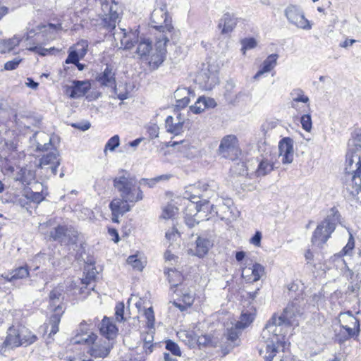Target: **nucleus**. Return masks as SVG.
I'll use <instances>...</instances> for the list:
<instances>
[{"label":"nucleus","mask_w":361,"mask_h":361,"mask_svg":"<svg viewBox=\"0 0 361 361\" xmlns=\"http://www.w3.org/2000/svg\"><path fill=\"white\" fill-rule=\"evenodd\" d=\"M289 23L298 28L309 30L312 28L310 21L305 18L303 11L297 6L290 5L284 11Z\"/></svg>","instance_id":"1a4fd4ad"},{"label":"nucleus","mask_w":361,"mask_h":361,"mask_svg":"<svg viewBox=\"0 0 361 361\" xmlns=\"http://www.w3.org/2000/svg\"><path fill=\"white\" fill-rule=\"evenodd\" d=\"M218 151L223 157L233 159V157L237 156L239 152L238 140L236 136L233 135L224 136L221 140Z\"/></svg>","instance_id":"9d476101"},{"label":"nucleus","mask_w":361,"mask_h":361,"mask_svg":"<svg viewBox=\"0 0 361 361\" xmlns=\"http://www.w3.org/2000/svg\"><path fill=\"white\" fill-rule=\"evenodd\" d=\"M273 169L274 164L266 159H262L259 162L255 173L257 176H264L269 173Z\"/></svg>","instance_id":"72a5a7b5"},{"label":"nucleus","mask_w":361,"mask_h":361,"mask_svg":"<svg viewBox=\"0 0 361 361\" xmlns=\"http://www.w3.org/2000/svg\"><path fill=\"white\" fill-rule=\"evenodd\" d=\"M180 236L178 230L173 227L166 233V238L169 241H173Z\"/></svg>","instance_id":"e2e57ef3"},{"label":"nucleus","mask_w":361,"mask_h":361,"mask_svg":"<svg viewBox=\"0 0 361 361\" xmlns=\"http://www.w3.org/2000/svg\"><path fill=\"white\" fill-rule=\"evenodd\" d=\"M144 314L147 319V327L149 329H154L155 318H154V311H153L152 307H150L146 309L145 310Z\"/></svg>","instance_id":"de8ad7c7"},{"label":"nucleus","mask_w":361,"mask_h":361,"mask_svg":"<svg viewBox=\"0 0 361 361\" xmlns=\"http://www.w3.org/2000/svg\"><path fill=\"white\" fill-rule=\"evenodd\" d=\"M341 215L336 207H332L328 212L326 218L317 225L314 230L312 243L319 247H322L326 243L335 231L336 226L340 221Z\"/></svg>","instance_id":"20e7f679"},{"label":"nucleus","mask_w":361,"mask_h":361,"mask_svg":"<svg viewBox=\"0 0 361 361\" xmlns=\"http://www.w3.org/2000/svg\"><path fill=\"white\" fill-rule=\"evenodd\" d=\"M25 195L34 203H39L44 198L42 192H33L30 189H25Z\"/></svg>","instance_id":"79ce46f5"},{"label":"nucleus","mask_w":361,"mask_h":361,"mask_svg":"<svg viewBox=\"0 0 361 361\" xmlns=\"http://www.w3.org/2000/svg\"><path fill=\"white\" fill-rule=\"evenodd\" d=\"M124 198H114L109 204V208L111 212L121 214V216L125 213L131 210V206L128 204Z\"/></svg>","instance_id":"b1692460"},{"label":"nucleus","mask_w":361,"mask_h":361,"mask_svg":"<svg viewBox=\"0 0 361 361\" xmlns=\"http://www.w3.org/2000/svg\"><path fill=\"white\" fill-rule=\"evenodd\" d=\"M291 306L284 309L279 317L273 316L262 331V336L267 338L269 343L266 346L265 361H272L279 346L284 347L285 336L291 325L290 317L293 314L290 312Z\"/></svg>","instance_id":"f257e3e1"},{"label":"nucleus","mask_w":361,"mask_h":361,"mask_svg":"<svg viewBox=\"0 0 361 361\" xmlns=\"http://www.w3.org/2000/svg\"><path fill=\"white\" fill-rule=\"evenodd\" d=\"M264 273V267L260 264L255 263L252 267H244L242 270V276L246 281L252 283L259 280Z\"/></svg>","instance_id":"f3484780"},{"label":"nucleus","mask_w":361,"mask_h":361,"mask_svg":"<svg viewBox=\"0 0 361 361\" xmlns=\"http://www.w3.org/2000/svg\"><path fill=\"white\" fill-rule=\"evenodd\" d=\"M96 320H97V318L93 320L82 321L80 324L76 335L72 338L71 341L74 344L92 345L90 350L91 356L95 358H104L109 354L113 343L111 341L106 340L95 343L97 336L90 331L89 326L95 324Z\"/></svg>","instance_id":"f03ea898"},{"label":"nucleus","mask_w":361,"mask_h":361,"mask_svg":"<svg viewBox=\"0 0 361 361\" xmlns=\"http://www.w3.org/2000/svg\"><path fill=\"white\" fill-rule=\"evenodd\" d=\"M91 88L89 81L74 80L70 97L72 98H78L83 97Z\"/></svg>","instance_id":"4be33fe9"},{"label":"nucleus","mask_w":361,"mask_h":361,"mask_svg":"<svg viewBox=\"0 0 361 361\" xmlns=\"http://www.w3.org/2000/svg\"><path fill=\"white\" fill-rule=\"evenodd\" d=\"M18 327L12 326L7 331L6 338L3 343L5 347L13 348L21 345Z\"/></svg>","instance_id":"aec40b11"},{"label":"nucleus","mask_w":361,"mask_h":361,"mask_svg":"<svg viewBox=\"0 0 361 361\" xmlns=\"http://www.w3.org/2000/svg\"><path fill=\"white\" fill-rule=\"evenodd\" d=\"M291 306L290 312L293 313L290 319L291 325H298V322L296 321V317H300L302 314V312L300 305H298V301L296 300L295 301L289 303L285 309L288 308Z\"/></svg>","instance_id":"4c0bfd02"},{"label":"nucleus","mask_w":361,"mask_h":361,"mask_svg":"<svg viewBox=\"0 0 361 361\" xmlns=\"http://www.w3.org/2000/svg\"><path fill=\"white\" fill-rule=\"evenodd\" d=\"M63 288L62 286H57L54 288L49 293V308L50 310L53 311L54 313H61L63 314Z\"/></svg>","instance_id":"4468645a"},{"label":"nucleus","mask_w":361,"mask_h":361,"mask_svg":"<svg viewBox=\"0 0 361 361\" xmlns=\"http://www.w3.org/2000/svg\"><path fill=\"white\" fill-rule=\"evenodd\" d=\"M150 25L161 32L171 33L173 30L171 19L168 16L166 5L154 9L151 14Z\"/></svg>","instance_id":"0eeeda50"},{"label":"nucleus","mask_w":361,"mask_h":361,"mask_svg":"<svg viewBox=\"0 0 361 361\" xmlns=\"http://www.w3.org/2000/svg\"><path fill=\"white\" fill-rule=\"evenodd\" d=\"M293 140L289 137L282 138L279 142V155L282 157L283 164H290L293 161Z\"/></svg>","instance_id":"ddd939ff"},{"label":"nucleus","mask_w":361,"mask_h":361,"mask_svg":"<svg viewBox=\"0 0 361 361\" xmlns=\"http://www.w3.org/2000/svg\"><path fill=\"white\" fill-rule=\"evenodd\" d=\"M18 329L21 345H30L37 341V336L33 334L25 326H19Z\"/></svg>","instance_id":"7c9ffc66"},{"label":"nucleus","mask_w":361,"mask_h":361,"mask_svg":"<svg viewBox=\"0 0 361 361\" xmlns=\"http://www.w3.org/2000/svg\"><path fill=\"white\" fill-rule=\"evenodd\" d=\"M154 329H149V331L146 334L145 336H144L143 341H144V345L143 348L145 350V353H151L152 352V348L153 345L152 344L154 337Z\"/></svg>","instance_id":"a19ab883"},{"label":"nucleus","mask_w":361,"mask_h":361,"mask_svg":"<svg viewBox=\"0 0 361 361\" xmlns=\"http://www.w3.org/2000/svg\"><path fill=\"white\" fill-rule=\"evenodd\" d=\"M127 262L133 267V269H135L138 271H142L144 268L143 263L140 259L137 258L136 255L129 256L127 259Z\"/></svg>","instance_id":"8fccbe9b"},{"label":"nucleus","mask_w":361,"mask_h":361,"mask_svg":"<svg viewBox=\"0 0 361 361\" xmlns=\"http://www.w3.org/2000/svg\"><path fill=\"white\" fill-rule=\"evenodd\" d=\"M173 118L171 116H169L166 119V125L167 127L168 132L171 133H173L175 135L180 134L183 128V123L181 122L180 120L178 121V123H173Z\"/></svg>","instance_id":"f704fd0d"},{"label":"nucleus","mask_w":361,"mask_h":361,"mask_svg":"<svg viewBox=\"0 0 361 361\" xmlns=\"http://www.w3.org/2000/svg\"><path fill=\"white\" fill-rule=\"evenodd\" d=\"M94 279H95L94 272V271L88 272L86 276L84 279H82V283L83 284H85L86 286L87 287L88 286H90L92 282H93L94 281Z\"/></svg>","instance_id":"338daca9"},{"label":"nucleus","mask_w":361,"mask_h":361,"mask_svg":"<svg viewBox=\"0 0 361 361\" xmlns=\"http://www.w3.org/2000/svg\"><path fill=\"white\" fill-rule=\"evenodd\" d=\"M29 276L27 265L20 266L12 270L9 273H5L1 276L8 282H14L18 279H23Z\"/></svg>","instance_id":"412c9836"},{"label":"nucleus","mask_w":361,"mask_h":361,"mask_svg":"<svg viewBox=\"0 0 361 361\" xmlns=\"http://www.w3.org/2000/svg\"><path fill=\"white\" fill-rule=\"evenodd\" d=\"M165 54L154 52L149 59V65L153 69H157L163 63L165 59Z\"/></svg>","instance_id":"58836bf2"},{"label":"nucleus","mask_w":361,"mask_h":361,"mask_svg":"<svg viewBox=\"0 0 361 361\" xmlns=\"http://www.w3.org/2000/svg\"><path fill=\"white\" fill-rule=\"evenodd\" d=\"M292 95H295V97L293 99L292 106L295 107L294 102H303L307 103L309 102V98L307 96L303 94V92L300 90H296L293 93Z\"/></svg>","instance_id":"09e8293b"},{"label":"nucleus","mask_w":361,"mask_h":361,"mask_svg":"<svg viewBox=\"0 0 361 361\" xmlns=\"http://www.w3.org/2000/svg\"><path fill=\"white\" fill-rule=\"evenodd\" d=\"M79 61L78 53L75 50L70 51L68 55L67 59L65 62L67 64L73 63L75 64L78 63Z\"/></svg>","instance_id":"bf43d9fd"},{"label":"nucleus","mask_w":361,"mask_h":361,"mask_svg":"<svg viewBox=\"0 0 361 361\" xmlns=\"http://www.w3.org/2000/svg\"><path fill=\"white\" fill-rule=\"evenodd\" d=\"M243 329L240 327H237V324H235V326L231 327V329L227 330V333L226 334V340L230 342V348H233L235 346L239 345L238 337L241 333V330Z\"/></svg>","instance_id":"2f4dec72"},{"label":"nucleus","mask_w":361,"mask_h":361,"mask_svg":"<svg viewBox=\"0 0 361 361\" xmlns=\"http://www.w3.org/2000/svg\"><path fill=\"white\" fill-rule=\"evenodd\" d=\"M190 99V96L176 99V106L179 109H183L188 105Z\"/></svg>","instance_id":"680f3d73"},{"label":"nucleus","mask_w":361,"mask_h":361,"mask_svg":"<svg viewBox=\"0 0 361 361\" xmlns=\"http://www.w3.org/2000/svg\"><path fill=\"white\" fill-rule=\"evenodd\" d=\"M120 34H123V37L121 39V44L123 46L124 49H131L135 44L138 42V36L137 32H130L126 33L125 30L121 29Z\"/></svg>","instance_id":"cd10ccee"},{"label":"nucleus","mask_w":361,"mask_h":361,"mask_svg":"<svg viewBox=\"0 0 361 361\" xmlns=\"http://www.w3.org/2000/svg\"><path fill=\"white\" fill-rule=\"evenodd\" d=\"M300 123L302 128L307 131L310 132L312 129V118L310 114H305L302 116L300 119Z\"/></svg>","instance_id":"864d4df0"},{"label":"nucleus","mask_w":361,"mask_h":361,"mask_svg":"<svg viewBox=\"0 0 361 361\" xmlns=\"http://www.w3.org/2000/svg\"><path fill=\"white\" fill-rule=\"evenodd\" d=\"M21 61L22 59L19 58H15L11 61H8L4 64V69L6 71L15 70L17 68Z\"/></svg>","instance_id":"4d7b16f0"},{"label":"nucleus","mask_w":361,"mask_h":361,"mask_svg":"<svg viewBox=\"0 0 361 361\" xmlns=\"http://www.w3.org/2000/svg\"><path fill=\"white\" fill-rule=\"evenodd\" d=\"M237 20L233 14L225 13L219 23L218 27L221 29L223 34L228 33L233 30L236 25Z\"/></svg>","instance_id":"393cba45"},{"label":"nucleus","mask_w":361,"mask_h":361,"mask_svg":"<svg viewBox=\"0 0 361 361\" xmlns=\"http://www.w3.org/2000/svg\"><path fill=\"white\" fill-rule=\"evenodd\" d=\"M49 236L62 245L77 246L79 233L71 226L59 225L50 231Z\"/></svg>","instance_id":"423d86ee"},{"label":"nucleus","mask_w":361,"mask_h":361,"mask_svg":"<svg viewBox=\"0 0 361 361\" xmlns=\"http://www.w3.org/2000/svg\"><path fill=\"white\" fill-rule=\"evenodd\" d=\"M167 275L168 281L171 284V289L173 288L176 289L181 288L185 285L183 283V276L182 274L173 269H169L167 272H164Z\"/></svg>","instance_id":"5701e85b"},{"label":"nucleus","mask_w":361,"mask_h":361,"mask_svg":"<svg viewBox=\"0 0 361 361\" xmlns=\"http://www.w3.org/2000/svg\"><path fill=\"white\" fill-rule=\"evenodd\" d=\"M42 135H44L45 137H48V142H45L43 145L39 143V142H37V150L47 153V152H48L49 150L52 151V149H56L52 145V144H51V139L48 135H45L44 133H42Z\"/></svg>","instance_id":"3c124183"},{"label":"nucleus","mask_w":361,"mask_h":361,"mask_svg":"<svg viewBox=\"0 0 361 361\" xmlns=\"http://www.w3.org/2000/svg\"><path fill=\"white\" fill-rule=\"evenodd\" d=\"M120 145V137L118 135L111 137L106 143L104 147V152L107 150L114 152Z\"/></svg>","instance_id":"a18cd8bd"},{"label":"nucleus","mask_w":361,"mask_h":361,"mask_svg":"<svg viewBox=\"0 0 361 361\" xmlns=\"http://www.w3.org/2000/svg\"><path fill=\"white\" fill-rule=\"evenodd\" d=\"M361 136L357 135L348 142V149L345 156V171L352 176V180L361 174Z\"/></svg>","instance_id":"39448f33"},{"label":"nucleus","mask_w":361,"mask_h":361,"mask_svg":"<svg viewBox=\"0 0 361 361\" xmlns=\"http://www.w3.org/2000/svg\"><path fill=\"white\" fill-rule=\"evenodd\" d=\"M21 42V38L15 35L13 37L0 41V52L6 54L12 51L16 47L18 46Z\"/></svg>","instance_id":"c85d7f7f"},{"label":"nucleus","mask_w":361,"mask_h":361,"mask_svg":"<svg viewBox=\"0 0 361 361\" xmlns=\"http://www.w3.org/2000/svg\"><path fill=\"white\" fill-rule=\"evenodd\" d=\"M124 303L118 302L115 307V315L118 322H122L124 319Z\"/></svg>","instance_id":"5fc2aeb1"},{"label":"nucleus","mask_w":361,"mask_h":361,"mask_svg":"<svg viewBox=\"0 0 361 361\" xmlns=\"http://www.w3.org/2000/svg\"><path fill=\"white\" fill-rule=\"evenodd\" d=\"M118 8V4L114 1H111V3L104 2L102 4V9L105 16L104 25L110 30L115 29L117 20L119 18Z\"/></svg>","instance_id":"f8f14e48"},{"label":"nucleus","mask_w":361,"mask_h":361,"mask_svg":"<svg viewBox=\"0 0 361 361\" xmlns=\"http://www.w3.org/2000/svg\"><path fill=\"white\" fill-rule=\"evenodd\" d=\"M191 94H192V92H190V89H188V88H185V87L178 88L174 92V98H175V99H177L178 98L190 96Z\"/></svg>","instance_id":"13d9d810"},{"label":"nucleus","mask_w":361,"mask_h":361,"mask_svg":"<svg viewBox=\"0 0 361 361\" xmlns=\"http://www.w3.org/2000/svg\"><path fill=\"white\" fill-rule=\"evenodd\" d=\"M168 34H169L168 32H162V35L160 37H159L155 44L156 52L166 55V43L169 41Z\"/></svg>","instance_id":"c9c22d12"},{"label":"nucleus","mask_w":361,"mask_h":361,"mask_svg":"<svg viewBox=\"0 0 361 361\" xmlns=\"http://www.w3.org/2000/svg\"><path fill=\"white\" fill-rule=\"evenodd\" d=\"M243 54L245 55L246 51L255 48L257 46V41L253 37L244 38L240 41Z\"/></svg>","instance_id":"37998d69"},{"label":"nucleus","mask_w":361,"mask_h":361,"mask_svg":"<svg viewBox=\"0 0 361 361\" xmlns=\"http://www.w3.org/2000/svg\"><path fill=\"white\" fill-rule=\"evenodd\" d=\"M349 338L350 337L347 336V334L343 331H341L338 334H337L335 337L336 341L340 344L343 343Z\"/></svg>","instance_id":"774afa93"},{"label":"nucleus","mask_w":361,"mask_h":361,"mask_svg":"<svg viewBox=\"0 0 361 361\" xmlns=\"http://www.w3.org/2000/svg\"><path fill=\"white\" fill-rule=\"evenodd\" d=\"M196 80L202 89L211 90L219 82L216 67L213 65H207L206 68H203L200 71Z\"/></svg>","instance_id":"6e6552de"},{"label":"nucleus","mask_w":361,"mask_h":361,"mask_svg":"<svg viewBox=\"0 0 361 361\" xmlns=\"http://www.w3.org/2000/svg\"><path fill=\"white\" fill-rule=\"evenodd\" d=\"M279 55L276 54H272L267 56V58L263 61L259 70L254 75L255 80H259L263 74L265 73L270 72L277 64V59Z\"/></svg>","instance_id":"6ab92c4d"},{"label":"nucleus","mask_w":361,"mask_h":361,"mask_svg":"<svg viewBox=\"0 0 361 361\" xmlns=\"http://www.w3.org/2000/svg\"><path fill=\"white\" fill-rule=\"evenodd\" d=\"M61 25H55V24H53V23H48L47 25L45 24H40L39 25L37 26V28L39 31L40 32H44V31H47L48 29L49 30H56L58 28V27H60Z\"/></svg>","instance_id":"0e129e2a"},{"label":"nucleus","mask_w":361,"mask_h":361,"mask_svg":"<svg viewBox=\"0 0 361 361\" xmlns=\"http://www.w3.org/2000/svg\"><path fill=\"white\" fill-rule=\"evenodd\" d=\"M116 74L111 66L107 65L104 71L98 74L96 80L101 86L114 87H116Z\"/></svg>","instance_id":"a211bd4d"},{"label":"nucleus","mask_w":361,"mask_h":361,"mask_svg":"<svg viewBox=\"0 0 361 361\" xmlns=\"http://www.w3.org/2000/svg\"><path fill=\"white\" fill-rule=\"evenodd\" d=\"M16 181H19L23 185H30L35 180V173L33 171L26 169L21 168L16 173L14 178Z\"/></svg>","instance_id":"c756f323"},{"label":"nucleus","mask_w":361,"mask_h":361,"mask_svg":"<svg viewBox=\"0 0 361 361\" xmlns=\"http://www.w3.org/2000/svg\"><path fill=\"white\" fill-rule=\"evenodd\" d=\"M202 99L204 105L203 107H205V109L209 108H214L216 106V102L212 98L202 97Z\"/></svg>","instance_id":"69168bd1"},{"label":"nucleus","mask_w":361,"mask_h":361,"mask_svg":"<svg viewBox=\"0 0 361 361\" xmlns=\"http://www.w3.org/2000/svg\"><path fill=\"white\" fill-rule=\"evenodd\" d=\"M166 349L175 356H181V351L178 345L171 340L166 341Z\"/></svg>","instance_id":"49530a36"},{"label":"nucleus","mask_w":361,"mask_h":361,"mask_svg":"<svg viewBox=\"0 0 361 361\" xmlns=\"http://www.w3.org/2000/svg\"><path fill=\"white\" fill-rule=\"evenodd\" d=\"M254 316L252 314L248 312H243L240 316V319L236 323L237 327L245 329L250 323L252 322Z\"/></svg>","instance_id":"ea45409f"},{"label":"nucleus","mask_w":361,"mask_h":361,"mask_svg":"<svg viewBox=\"0 0 361 361\" xmlns=\"http://www.w3.org/2000/svg\"><path fill=\"white\" fill-rule=\"evenodd\" d=\"M136 54L142 60H148L149 54L152 50V42L149 39H140L137 42Z\"/></svg>","instance_id":"a878e982"},{"label":"nucleus","mask_w":361,"mask_h":361,"mask_svg":"<svg viewBox=\"0 0 361 361\" xmlns=\"http://www.w3.org/2000/svg\"><path fill=\"white\" fill-rule=\"evenodd\" d=\"M173 293H176L177 296L182 298V301L185 305L190 307L192 305L194 301V294L188 288H185V286H183L181 288L175 289Z\"/></svg>","instance_id":"473e14b6"},{"label":"nucleus","mask_w":361,"mask_h":361,"mask_svg":"<svg viewBox=\"0 0 361 361\" xmlns=\"http://www.w3.org/2000/svg\"><path fill=\"white\" fill-rule=\"evenodd\" d=\"M213 243L209 239L198 235L195 240V247L190 248L188 252L192 255L202 258L208 253Z\"/></svg>","instance_id":"2eb2a0df"},{"label":"nucleus","mask_w":361,"mask_h":361,"mask_svg":"<svg viewBox=\"0 0 361 361\" xmlns=\"http://www.w3.org/2000/svg\"><path fill=\"white\" fill-rule=\"evenodd\" d=\"M177 209H178L176 207H175L174 206H173L171 204L167 205L164 209L163 214H162L163 218L170 219V218L173 217L175 215Z\"/></svg>","instance_id":"6e6d98bb"},{"label":"nucleus","mask_w":361,"mask_h":361,"mask_svg":"<svg viewBox=\"0 0 361 361\" xmlns=\"http://www.w3.org/2000/svg\"><path fill=\"white\" fill-rule=\"evenodd\" d=\"M100 334L105 337L104 340H113L117 334L118 329L113 320L107 317H104L99 324Z\"/></svg>","instance_id":"dca6fc26"},{"label":"nucleus","mask_w":361,"mask_h":361,"mask_svg":"<svg viewBox=\"0 0 361 361\" xmlns=\"http://www.w3.org/2000/svg\"><path fill=\"white\" fill-rule=\"evenodd\" d=\"M62 314H63L61 313H53V314L51 315L49 319V325L46 326V329H48L49 326H51L50 332L49 334V336L56 334L59 331V324L61 322V317Z\"/></svg>","instance_id":"e433bc0d"},{"label":"nucleus","mask_w":361,"mask_h":361,"mask_svg":"<svg viewBox=\"0 0 361 361\" xmlns=\"http://www.w3.org/2000/svg\"><path fill=\"white\" fill-rule=\"evenodd\" d=\"M203 106H204L203 100L202 97H200L195 102V104L190 106V109L194 114H199L204 111L205 107H203Z\"/></svg>","instance_id":"603ef678"},{"label":"nucleus","mask_w":361,"mask_h":361,"mask_svg":"<svg viewBox=\"0 0 361 361\" xmlns=\"http://www.w3.org/2000/svg\"><path fill=\"white\" fill-rule=\"evenodd\" d=\"M355 245V241L354 238L352 235V234H350V238L348 240V242L347 245L343 248L342 251L341 252L342 255H348L349 252L351 251Z\"/></svg>","instance_id":"052dcab7"},{"label":"nucleus","mask_w":361,"mask_h":361,"mask_svg":"<svg viewBox=\"0 0 361 361\" xmlns=\"http://www.w3.org/2000/svg\"><path fill=\"white\" fill-rule=\"evenodd\" d=\"M231 169L233 173L237 175L243 176L247 173V167L245 163L240 161H234Z\"/></svg>","instance_id":"c03bdc74"},{"label":"nucleus","mask_w":361,"mask_h":361,"mask_svg":"<svg viewBox=\"0 0 361 361\" xmlns=\"http://www.w3.org/2000/svg\"><path fill=\"white\" fill-rule=\"evenodd\" d=\"M347 315L350 324L353 325V328L347 325H341V326L345 330L344 332L347 334V336L350 337V338L355 336L357 337L360 331L359 320L349 312L347 313Z\"/></svg>","instance_id":"bb28decb"},{"label":"nucleus","mask_w":361,"mask_h":361,"mask_svg":"<svg viewBox=\"0 0 361 361\" xmlns=\"http://www.w3.org/2000/svg\"><path fill=\"white\" fill-rule=\"evenodd\" d=\"M122 173L114 179V186L120 193V196L130 203H135L143 199V192L140 187L135 185V178L126 170H121Z\"/></svg>","instance_id":"7ed1b4c3"},{"label":"nucleus","mask_w":361,"mask_h":361,"mask_svg":"<svg viewBox=\"0 0 361 361\" xmlns=\"http://www.w3.org/2000/svg\"><path fill=\"white\" fill-rule=\"evenodd\" d=\"M59 165V154L56 149H52V151L42 155L39 159L38 167L41 169L50 171L51 173L55 176Z\"/></svg>","instance_id":"9b49d317"}]
</instances>
